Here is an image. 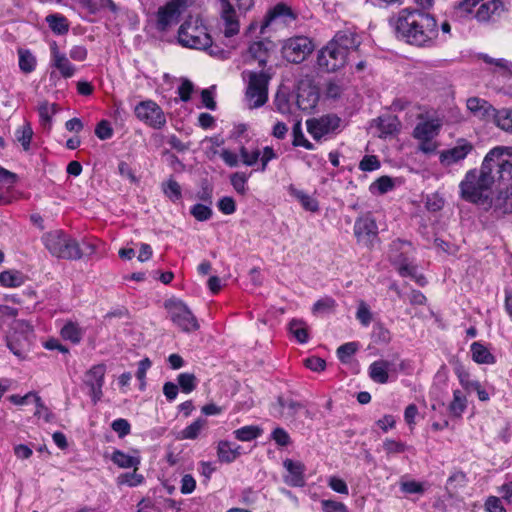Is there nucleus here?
<instances>
[{"label":"nucleus","mask_w":512,"mask_h":512,"mask_svg":"<svg viewBox=\"0 0 512 512\" xmlns=\"http://www.w3.org/2000/svg\"><path fill=\"white\" fill-rule=\"evenodd\" d=\"M472 359L478 364H494L495 356L480 342H473L470 346Z\"/></svg>","instance_id":"473e14b6"},{"label":"nucleus","mask_w":512,"mask_h":512,"mask_svg":"<svg viewBox=\"0 0 512 512\" xmlns=\"http://www.w3.org/2000/svg\"><path fill=\"white\" fill-rule=\"evenodd\" d=\"M57 105L43 101L38 106L39 121L44 129L50 130L52 126V118L57 113Z\"/></svg>","instance_id":"f704fd0d"},{"label":"nucleus","mask_w":512,"mask_h":512,"mask_svg":"<svg viewBox=\"0 0 512 512\" xmlns=\"http://www.w3.org/2000/svg\"><path fill=\"white\" fill-rule=\"evenodd\" d=\"M19 57V68L23 73L29 74L33 72L36 68V58L32 54V52L28 49H19L18 50Z\"/></svg>","instance_id":"c03bdc74"},{"label":"nucleus","mask_w":512,"mask_h":512,"mask_svg":"<svg viewBox=\"0 0 512 512\" xmlns=\"http://www.w3.org/2000/svg\"><path fill=\"white\" fill-rule=\"evenodd\" d=\"M370 379L378 384H386L397 378V365L389 360L379 359L372 362L368 368Z\"/></svg>","instance_id":"f3484780"},{"label":"nucleus","mask_w":512,"mask_h":512,"mask_svg":"<svg viewBox=\"0 0 512 512\" xmlns=\"http://www.w3.org/2000/svg\"><path fill=\"white\" fill-rule=\"evenodd\" d=\"M467 109L478 118H486L492 116V114L495 112V109L492 107V105L481 98L478 97H471L467 99L466 101Z\"/></svg>","instance_id":"bb28decb"},{"label":"nucleus","mask_w":512,"mask_h":512,"mask_svg":"<svg viewBox=\"0 0 512 512\" xmlns=\"http://www.w3.org/2000/svg\"><path fill=\"white\" fill-rule=\"evenodd\" d=\"M383 449L387 455L399 454L406 451L407 445L401 441L385 439L383 442Z\"/></svg>","instance_id":"052dcab7"},{"label":"nucleus","mask_w":512,"mask_h":512,"mask_svg":"<svg viewBox=\"0 0 512 512\" xmlns=\"http://www.w3.org/2000/svg\"><path fill=\"white\" fill-rule=\"evenodd\" d=\"M467 408L466 395L459 389L453 391V399L448 406L450 414L460 418Z\"/></svg>","instance_id":"4c0bfd02"},{"label":"nucleus","mask_w":512,"mask_h":512,"mask_svg":"<svg viewBox=\"0 0 512 512\" xmlns=\"http://www.w3.org/2000/svg\"><path fill=\"white\" fill-rule=\"evenodd\" d=\"M270 437L277 444V446H279L281 448L287 447L292 443L290 435L282 427H276L271 432Z\"/></svg>","instance_id":"13d9d810"},{"label":"nucleus","mask_w":512,"mask_h":512,"mask_svg":"<svg viewBox=\"0 0 512 512\" xmlns=\"http://www.w3.org/2000/svg\"><path fill=\"white\" fill-rule=\"evenodd\" d=\"M356 318L365 327L369 326V324L371 323L372 314L369 307L364 302H361L359 304L356 312Z\"/></svg>","instance_id":"338daca9"},{"label":"nucleus","mask_w":512,"mask_h":512,"mask_svg":"<svg viewBox=\"0 0 512 512\" xmlns=\"http://www.w3.org/2000/svg\"><path fill=\"white\" fill-rule=\"evenodd\" d=\"M145 478L142 474H138L134 469L133 472L122 473L117 477L119 485H127L129 487H137L143 484Z\"/></svg>","instance_id":"864d4df0"},{"label":"nucleus","mask_w":512,"mask_h":512,"mask_svg":"<svg viewBox=\"0 0 512 512\" xmlns=\"http://www.w3.org/2000/svg\"><path fill=\"white\" fill-rule=\"evenodd\" d=\"M479 58L491 66V69L495 73H499L502 76H508L512 74V62L505 58H493L488 54H480Z\"/></svg>","instance_id":"c85d7f7f"},{"label":"nucleus","mask_w":512,"mask_h":512,"mask_svg":"<svg viewBox=\"0 0 512 512\" xmlns=\"http://www.w3.org/2000/svg\"><path fill=\"white\" fill-rule=\"evenodd\" d=\"M95 135L100 140H108L113 136V129L107 120H101L95 128Z\"/></svg>","instance_id":"69168bd1"},{"label":"nucleus","mask_w":512,"mask_h":512,"mask_svg":"<svg viewBox=\"0 0 512 512\" xmlns=\"http://www.w3.org/2000/svg\"><path fill=\"white\" fill-rule=\"evenodd\" d=\"M60 334L64 340L70 341L73 344H78L85 334V329L77 322L68 321L61 328Z\"/></svg>","instance_id":"7c9ffc66"},{"label":"nucleus","mask_w":512,"mask_h":512,"mask_svg":"<svg viewBox=\"0 0 512 512\" xmlns=\"http://www.w3.org/2000/svg\"><path fill=\"white\" fill-rule=\"evenodd\" d=\"M207 427V420L205 418H198L190 425L186 426L179 433L181 440H195L199 437L201 432Z\"/></svg>","instance_id":"72a5a7b5"},{"label":"nucleus","mask_w":512,"mask_h":512,"mask_svg":"<svg viewBox=\"0 0 512 512\" xmlns=\"http://www.w3.org/2000/svg\"><path fill=\"white\" fill-rule=\"evenodd\" d=\"M112 462L120 468H134L138 469L140 465V458L138 456H131L121 450H115L111 456Z\"/></svg>","instance_id":"c9c22d12"},{"label":"nucleus","mask_w":512,"mask_h":512,"mask_svg":"<svg viewBox=\"0 0 512 512\" xmlns=\"http://www.w3.org/2000/svg\"><path fill=\"white\" fill-rule=\"evenodd\" d=\"M50 64L59 71L63 78H71L76 72V67L70 62L65 53L50 61Z\"/></svg>","instance_id":"58836bf2"},{"label":"nucleus","mask_w":512,"mask_h":512,"mask_svg":"<svg viewBox=\"0 0 512 512\" xmlns=\"http://www.w3.org/2000/svg\"><path fill=\"white\" fill-rule=\"evenodd\" d=\"M25 276L15 270H6L0 273V285L8 288H17L23 285Z\"/></svg>","instance_id":"ea45409f"},{"label":"nucleus","mask_w":512,"mask_h":512,"mask_svg":"<svg viewBox=\"0 0 512 512\" xmlns=\"http://www.w3.org/2000/svg\"><path fill=\"white\" fill-rule=\"evenodd\" d=\"M495 124L503 131L512 133V109L503 108L495 110L492 114Z\"/></svg>","instance_id":"37998d69"},{"label":"nucleus","mask_w":512,"mask_h":512,"mask_svg":"<svg viewBox=\"0 0 512 512\" xmlns=\"http://www.w3.org/2000/svg\"><path fill=\"white\" fill-rule=\"evenodd\" d=\"M485 509L487 512H507L502 504L501 498L489 496L485 501Z\"/></svg>","instance_id":"774afa93"},{"label":"nucleus","mask_w":512,"mask_h":512,"mask_svg":"<svg viewBox=\"0 0 512 512\" xmlns=\"http://www.w3.org/2000/svg\"><path fill=\"white\" fill-rule=\"evenodd\" d=\"M283 467L286 474L283 476L284 482L290 487H303L306 484V467L301 461H294L286 458L283 461Z\"/></svg>","instance_id":"aec40b11"},{"label":"nucleus","mask_w":512,"mask_h":512,"mask_svg":"<svg viewBox=\"0 0 512 512\" xmlns=\"http://www.w3.org/2000/svg\"><path fill=\"white\" fill-rule=\"evenodd\" d=\"M111 428L114 432L117 433L119 438H124L125 436L129 435L131 432V425L130 423L124 419V418H118L115 419L111 423Z\"/></svg>","instance_id":"680f3d73"},{"label":"nucleus","mask_w":512,"mask_h":512,"mask_svg":"<svg viewBox=\"0 0 512 512\" xmlns=\"http://www.w3.org/2000/svg\"><path fill=\"white\" fill-rule=\"evenodd\" d=\"M178 42L183 46L191 49L206 51L210 56L225 59L227 52L219 45L212 42L211 36L208 34L204 26L193 24L185 21L178 30Z\"/></svg>","instance_id":"f03ea898"},{"label":"nucleus","mask_w":512,"mask_h":512,"mask_svg":"<svg viewBox=\"0 0 512 512\" xmlns=\"http://www.w3.org/2000/svg\"><path fill=\"white\" fill-rule=\"evenodd\" d=\"M26 340H20L14 336H7V347L19 359H24L26 355Z\"/></svg>","instance_id":"6e6d98bb"},{"label":"nucleus","mask_w":512,"mask_h":512,"mask_svg":"<svg viewBox=\"0 0 512 512\" xmlns=\"http://www.w3.org/2000/svg\"><path fill=\"white\" fill-rule=\"evenodd\" d=\"M509 156L508 148L503 146L494 147L484 157L480 170L499 179L503 178L505 173L510 175L512 173V162L509 160Z\"/></svg>","instance_id":"423d86ee"},{"label":"nucleus","mask_w":512,"mask_h":512,"mask_svg":"<svg viewBox=\"0 0 512 512\" xmlns=\"http://www.w3.org/2000/svg\"><path fill=\"white\" fill-rule=\"evenodd\" d=\"M178 385L183 393H191L197 386V379L192 373H181L177 377Z\"/></svg>","instance_id":"5fc2aeb1"},{"label":"nucleus","mask_w":512,"mask_h":512,"mask_svg":"<svg viewBox=\"0 0 512 512\" xmlns=\"http://www.w3.org/2000/svg\"><path fill=\"white\" fill-rule=\"evenodd\" d=\"M262 434V429L256 425H247L233 432L234 437L239 441H252Z\"/></svg>","instance_id":"a18cd8bd"},{"label":"nucleus","mask_w":512,"mask_h":512,"mask_svg":"<svg viewBox=\"0 0 512 512\" xmlns=\"http://www.w3.org/2000/svg\"><path fill=\"white\" fill-rule=\"evenodd\" d=\"M336 305V301L332 297L325 296L320 298L313 304L312 313L314 315L328 314L335 310Z\"/></svg>","instance_id":"09e8293b"},{"label":"nucleus","mask_w":512,"mask_h":512,"mask_svg":"<svg viewBox=\"0 0 512 512\" xmlns=\"http://www.w3.org/2000/svg\"><path fill=\"white\" fill-rule=\"evenodd\" d=\"M358 344L356 342H348L337 349V357L342 363H347L350 358L356 353Z\"/></svg>","instance_id":"4d7b16f0"},{"label":"nucleus","mask_w":512,"mask_h":512,"mask_svg":"<svg viewBox=\"0 0 512 512\" xmlns=\"http://www.w3.org/2000/svg\"><path fill=\"white\" fill-rule=\"evenodd\" d=\"M341 119L334 114L313 118L306 121L307 131L313 139L319 141L334 134L340 127Z\"/></svg>","instance_id":"ddd939ff"},{"label":"nucleus","mask_w":512,"mask_h":512,"mask_svg":"<svg viewBox=\"0 0 512 512\" xmlns=\"http://www.w3.org/2000/svg\"><path fill=\"white\" fill-rule=\"evenodd\" d=\"M250 174L244 172H235L230 176V182L234 190L240 194L245 195L247 193V181Z\"/></svg>","instance_id":"603ef678"},{"label":"nucleus","mask_w":512,"mask_h":512,"mask_svg":"<svg viewBox=\"0 0 512 512\" xmlns=\"http://www.w3.org/2000/svg\"><path fill=\"white\" fill-rule=\"evenodd\" d=\"M395 188V181L389 176H381L370 184L369 191L373 195H383Z\"/></svg>","instance_id":"79ce46f5"},{"label":"nucleus","mask_w":512,"mask_h":512,"mask_svg":"<svg viewBox=\"0 0 512 512\" xmlns=\"http://www.w3.org/2000/svg\"><path fill=\"white\" fill-rule=\"evenodd\" d=\"M320 503L323 512H349L347 506L339 501L323 499Z\"/></svg>","instance_id":"0e129e2a"},{"label":"nucleus","mask_w":512,"mask_h":512,"mask_svg":"<svg viewBox=\"0 0 512 512\" xmlns=\"http://www.w3.org/2000/svg\"><path fill=\"white\" fill-rule=\"evenodd\" d=\"M33 398L34 401H35V404H36V412H35V415H41V410L40 409H44L46 412H47V407L44 405V403L42 402L41 398L34 392H28L27 394H25L24 396H20V395H17V394H14V395H10L8 397V400L13 403L14 405H26L29 400Z\"/></svg>","instance_id":"a19ab883"},{"label":"nucleus","mask_w":512,"mask_h":512,"mask_svg":"<svg viewBox=\"0 0 512 512\" xmlns=\"http://www.w3.org/2000/svg\"><path fill=\"white\" fill-rule=\"evenodd\" d=\"M45 248L54 257L66 260L81 258L80 244L62 230H53L42 236Z\"/></svg>","instance_id":"20e7f679"},{"label":"nucleus","mask_w":512,"mask_h":512,"mask_svg":"<svg viewBox=\"0 0 512 512\" xmlns=\"http://www.w3.org/2000/svg\"><path fill=\"white\" fill-rule=\"evenodd\" d=\"M507 8L502 0H489L478 8L475 18L481 23L497 22L505 14Z\"/></svg>","instance_id":"a211bd4d"},{"label":"nucleus","mask_w":512,"mask_h":512,"mask_svg":"<svg viewBox=\"0 0 512 512\" xmlns=\"http://www.w3.org/2000/svg\"><path fill=\"white\" fill-rule=\"evenodd\" d=\"M260 155L261 152L259 149L249 152L244 146L240 148L241 160L246 166L255 165L259 161Z\"/></svg>","instance_id":"e2e57ef3"},{"label":"nucleus","mask_w":512,"mask_h":512,"mask_svg":"<svg viewBox=\"0 0 512 512\" xmlns=\"http://www.w3.org/2000/svg\"><path fill=\"white\" fill-rule=\"evenodd\" d=\"M347 60L336 44L331 39L326 46H324L317 55V65L319 69L325 72H335L342 68Z\"/></svg>","instance_id":"9d476101"},{"label":"nucleus","mask_w":512,"mask_h":512,"mask_svg":"<svg viewBox=\"0 0 512 512\" xmlns=\"http://www.w3.org/2000/svg\"><path fill=\"white\" fill-rule=\"evenodd\" d=\"M32 137L33 130L29 122H25L15 130V139L21 144L25 151L30 149Z\"/></svg>","instance_id":"de8ad7c7"},{"label":"nucleus","mask_w":512,"mask_h":512,"mask_svg":"<svg viewBox=\"0 0 512 512\" xmlns=\"http://www.w3.org/2000/svg\"><path fill=\"white\" fill-rule=\"evenodd\" d=\"M288 192L301 203L306 211L317 212L319 210L318 201L304 191L297 189L294 185L288 187Z\"/></svg>","instance_id":"2f4dec72"},{"label":"nucleus","mask_w":512,"mask_h":512,"mask_svg":"<svg viewBox=\"0 0 512 512\" xmlns=\"http://www.w3.org/2000/svg\"><path fill=\"white\" fill-rule=\"evenodd\" d=\"M295 19L296 15L289 6L284 3H278L267 13L261 25L260 33L264 34L265 29L276 20H281L283 23H290Z\"/></svg>","instance_id":"5701e85b"},{"label":"nucleus","mask_w":512,"mask_h":512,"mask_svg":"<svg viewBox=\"0 0 512 512\" xmlns=\"http://www.w3.org/2000/svg\"><path fill=\"white\" fill-rule=\"evenodd\" d=\"M186 0H170L158 8L155 14V27L159 32L168 31L177 24Z\"/></svg>","instance_id":"6e6552de"},{"label":"nucleus","mask_w":512,"mask_h":512,"mask_svg":"<svg viewBox=\"0 0 512 512\" xmlns=\"http://www.w3.org/2000/svg\"><path fill=\"white\" fill-rule=\"evenodd\" d=\"M106 367L104 364L92 366L84 375V386L93 404H97L103 397Z\"/></svg>","instance_id":"4468645a"},{"label":"nucleus","mask_w":512,"mask_h":512,"mask_svg":"<svg viewBox=\"0 0 512 512\" xmlns=\"http://www.w3.org/2000/svg\"><path fill=\"white\" fill-rule=\"evenodd\" d=\"M473 145L465 139H460L457 145L443 150L440 153L439 160L444 166H451L464 160L473 150Z\"/></svg>","instance_id":"6ab92c4d"},{"label":"nucleus","mask_w":512,"mask_h":512,"mask_svg":"<svg viewBox=\"0 0 512 512\" xmlns=\"http://www.w3.org/2000/svg\"><path fill=\"white\" fill-rule=\"evenodd\" d=\"M293 141L292 144L295 147H304L307 150H313L314 145L306 139L302 131L301 122L294 124L292 128Z\"/></svg>","instance_id":"3c124183"},{"label":"nucleus","mask_w":512,"mask_h":512,"mask_svg":"<svg viewBox=\"0 0 512 512\" xmlns=\"http://www.w3.org/2000/svg\"><path fill=\"white\" fill-rule=\"evenodd\" d=\"M289 330L291 334L297 339L299 343H307L309 340L308 328L305 322L298 319H293L289 323Z\"/></svg>","instance_id":"49530a36"},{"label":"nucleus","mask_w":512,"mask_h":512,"mask_svg":"<svg viewBox=\"0 0 512 512\" xmlns=\"http://www.w3.org/2000/svg\"><path fill=\"white\" fill-rule=\"evenodd\" d=\"M405 246L411 247V243L401 239L394 240L390 244V260L400 276L413 278L417 273V266L408 260L406 252L403 251Z\"/></svg>","instance_id":"f8f14e48"},{"label":"nucleus","mask_w":512,"mask_h":512,"mask_svg":"<svg viewBox=\"0 0 512 512\" xmlns=\"http://www.w3.org/2000/svg\"><path fill=\"white\" fill-rule=\"evenodd\" d=\"M314 44L306 36H295L284 41L282 46L283 57L291 63L303 62L313 51Z\"/></svg>","instance_id":"0eeeda50"},{"label":"nucleus","mask_w":512,"mask_h":512,"mask_svg":"<svg viewBox=\"0 0 512 512\" xmlns=\"http://www.w3.org/2000/svg\"><path fill=\"white\" fill-rule=\"evenodd\" d=\"M242 78L247 81L245 99L250 109L262 107L268 100V84L270 77L265 72L245 70Z\"/></svg>","instance_id":"39448f33"},{"label":"nucleus","mask_w":512,"mask_h":512,"mask_svg":"<svg viewBox=\"0 0 512 512\" xmlns=\"http://www.w3.org/2000/svg\"><path fill=\"white\" fill-rule=\"evenodd\" d=\"M49 28L57 35H64L69 31V23L65 16L54 13L46 16Z\"/></svg>","instance_id":"e433bc0d"},{"label":"nucleus","mask_w":512,"mask_h":512,"mask_svg":"<svg viewBox=\"0 0 512 512\" xmlns=\"http://www.w3.org/2000/svg\"><path fill=\"white\" fill-rule=\"evenodd\" d=\"M273 44L269 40L253 42L248 48V55L251 59L258 61L259 66H265L268 59V52Z\"/></svg>","instance_id":"cd10ccee"},{"label":"nucleus","mask_w":512,"mask_h":512,"mask_svg":"<svg viewBox=\"0 0 512 512\" xmlns=\"http://www.w3.org/2000/svg\"><path fill=\"white\" fill-rule=\"evenodd\" d=\"M221 9V18L224 22L225 37H232L239 32V21L236 12L229 0H218Z\"/></svg>","instance_id":"4be33fe9"},{"label":"nucleus","mask_w":512,"mask_h":512,"mask_svg":"<svg viewBox=\"0 0 512 512\" xmlns=\"http://www.w3.org/2000/svg\"><path fill=\"white\" fill-rule=\"evenodd\" d=\"M303 412L307 417L310 416L304 403L293 398L279 396L277 402L272 405V415L274 417L285 418L293 421Z\"/></svg>","instance_id":"2eb2a0df"},{"label":"nucleus","mask_w":512,"mask_h":512,"mask_svg":"<svg viewBox=\"0 0 512 512\" xmlns=\"http://www.w3.org/2000/svg\"><path fill=\"white\" fill-rule=\"evenodd\" d=\"M190 213L198 221H207L212 217V209L203 204H195L191 207Z\"/></svg>","instance_id":"bf43d9fd"},{"label":"nucleus","mask_w":512,"mask_h":512,"mask_svg":"<svg viewBox=\"0 0 512 512\" xmlns=\"http://www.w3.org/2000/svg\"><path fill=\"white\" fill-rule=\"evenodd\" d=\"M332 40L345 56L357 49L361 43L360 36L349 29L338 31Z\"/></svg>","instance_id":"b1692460"},{"label":"nucleus","mask_w":512,"mask_h":512,"mask_svg":"<svg viewBox=\"0 0 512 512\" xmlns=\"http://www.w3.org/2000/svg\"><path fill=\"white\" fill-rule=\"evenodd\" d=\"M483 209H493L498 216L512 213V191L500 190L495 197L489 196V203L482 206Z\"/></svg>","instance_id":"412c9836"},{"label":"nucleus","mask_w":512,"mask_h":512,"mask_svg":"<svg viewBox=\"0 0 512 512\" xmlns=\"http://www.w3.org/2000/svg\"><path fill=\"white\" fill-rule=\"evenodd\" d=\"M240 446L229 441L222 440L217 446V456L222 463H231L240 455Z\"/></svg>","instance_id":"c756f323"},{"label":"nucleus","mask_w":512,"mask_h":512,"mask_svg":"<svg viewBox=\"0 0 512 512\" xmlns=\"http://www.w3.org/2000/svg\"><path fill=\"white\" fill-rule=\"evenodd\" d=\"M441 123L439 120L432 119L419 122L413 131V137L417 140L434 139L440 131Z\"/></svg>","instance_id":"a878e982"},{"label":"nucleus","mask_w":512,"mask_h":512,"mask_svg":"<svg viewBox=\"0 0 512 512\" xmlns=\"http://www.w3.org/2000/svg\"><path fill=\"white\" fill-rule=\"evenodd\" d=\"M398 38L418 47L437 42L439 27L434 15L416 8H403L390 19Z\"/></svg>","instance_id":"f257e3e1"},{"label":"nucleus","mask_w":512,"mask_h":512,"mask_svg":"<svg viewBox=\"0 0 512 512\" xmlns=\"http://www.w3.org/2000/svg\"><path fill=\"white\" fill-rule=\"evenodd\" d=\"M172 321L183 331L190 332L197 330L199 324L190 309L182 301L173 302L170 306Z\"/></svg>","instance_id":"dca6fc26"},{"label":"nucleus","mask_w":512,"mask_h":512,"mask_svg":"<svg viewBox=\"0 0 512 512\" xmlns=\"http://www.w3.org/2000/svg\"><path fill=\"white\" fill-rule=\"evenodd\" d=\"M495 176L486 172H479L476 169L469 170L464 179L460 182L461 197L471 203L483 206L489 203V196L492 195V186Z\"/></svg>","instance_id":"7ed1b4c3"},{"label":"nucleus","mask_w":512,"mask_h":512,"mask_svg":"<svg viewBox=\"0 0 512 512\" xmlns=\"http://www.w3.org/2000/svg\"><path fill=\"white\" fill-rule=\"evenodd\" d=\"M353 232L357 243L367 248H372L379 240L377 223L370 215L358 217Z\"/></svg>","instance_id":"9b49d317"},{"label":"nucleus","mask_w":512,"mask_h":512,"mask_svg":"<svg viewBox=\"0 0 512 512\" xmlns=\"http://www.w3.org/2000/svg\"><path fill=\"white\" fill-rule=\"evenodd\" d=\"M162 190L166 197L172 202H177L182 198V189L180 184L173 178L168 179L162 184Z\"/></svg>","instance_id":"8fccbe9b"},{"label":"nucleus","mask_w":512,"mask_h":512,"mask_svg":"<svg viewBox=\"0 0 512 512\" xmlns=\"http://www.w3.org/2000/svg\"><path fill=\"white\" fill-rule=\"evenodd\" d=\"M319 94L315 87H299L296 103L300 110L311 112L318 104Z\"/></svg>","instance_id":"393cba45"},{"label":"nucleus","mask_w":512,"mask_h":512,"mask_svg":"<svg viewBox=\"0 0 512 512\" xmlns=\"http://www.w3.org/2000/svg\"><path fill=\"white\" fill-rule=\"evenodd\" d=\"M136 117L147 126L162 129L166 125V116L162 108L153 100L139 102L135 108Z\"/></svg>","instance_id":"1a4fd4ad"}]
</instances>
